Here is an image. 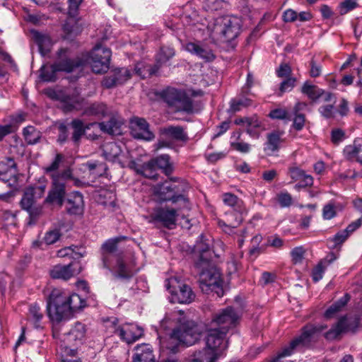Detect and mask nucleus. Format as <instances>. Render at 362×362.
Segmentation results:
<instances>
[{
    "label": "nucleus",
    "mask_w": 362,
    "mask_h": 362,
    "mask_svg": "<svg viewBox=\"0 0 362 362\" xmlns=\"http://www.w3.org/2000/svg\"><path fill=\"white\" fill-rule=\"evenodd\" d=\"M252 101L248 98L233 99L230 101V110L232 112H238L243 107H248L251 105Z\"/></svg>",
    "instance_id": "nucleus-52"
},
{
    "label": "nucleus",
    "mask_w": 362,
    "mask_h": 362,
    "mask_svg": "<svg viewBox=\"0 0 362 362\" xmlns=\"http://www.w3.org/2000/svg\"><path fill=\"white\" fill-rule=\"evenodd\" d=\"M223 202L229 206H240V200L234 194L226 193L223 197Z\"/></svg>",
    "instance_id": "nucleus-64"
},
{
    "label": "nucleus",
    "mask_w": 362,
    "mask_h": 362,
    "mask_svg": "<svg viewBox=\"0 0 362 362\" xmlns=\"http://www.w3.org/2000/svg\"><path fill=\"white\" fill-rule=\"evenodd\" d=\"M81 266L78 263L71 262L67 265L57 264L49 272L52 279L68 280L74 275L79 274Z\"/></svg>",
    "instance_id": "nucleus-21"
},
{
    "label": "nucleus",
    "mask_w": 362,
    "mask_h": 362,
    "mask_svg": "<svg viewBox=\"0 0 362 362\" xmlns=\"http://www.w3.org/2000/svg\"><path fill=\"white\" fill-rule=\"evenodd\" d=\"M83 1V0H68V14L70 18L66 22L63 27L64 30L67 33H72L74 31L73 27L70 26V24L71 23V21H72L71 18H74L77 16L78 7Z\"/></svg>",
    "instance_id": "nucleus-35"
},
{
    "label": "nucleus",
    "mask_w": 362,
    "mask_h": 362,
    "mask_svg": "<svg viewBox=\"0 0 362 362\" xmlns=\"http://www.w3.org/2000/svg\"><path fill=\"white\" fill-rule=\"evenodd\" d=\"M156 170V165L151 163V160H149L141 166L140 173L146 177L156 179L158 174Z\"/></svg>",
    "instance_id": "nucleus-51"
},
{
    "label": "nucleus",
    "mask_w": 362,
    "mask_h": 362,
    "mask_svg": "<svg viewBox=\"0 0 362 362\" xmlns=\"http://www.w3.org/2000/svg\"><path fill=\"white\" fill-rule=\"evenodd\" d=\"M23 135L26 142L31 145L37 144L41 138V133L32 126L23 129Z\"/></svg>",
    "instance_id": "nucleus-46"
},
{
    "label": "nucleus",
    "mask_w": 362,
    "mask_h": 362,
    "mask_svg": "<svg viewBox=\"0 0 362 362\" xmlns=\"http://www.w3.org/2000/svg\"><path fill=\"white\" fill-rule=\"evenodd\" d=\"M43 317V314L40 310V308L37 304H32L29 307L28 314V320L36 329L40 328V322Z\"/></svg>",
    "instance_id": "nucleus-40"
},
{
    "label": "nucleus",
    "mask_w": 362,
    "mask_h": 362,
    "mask_svg": "<svg viewBox=\"0 0 362 362\" xmlns=\"http://www.w3.org/2000/svg\"><path fill=\"white\" fill-rule=\"evenodd\" d=\"M356 0H344L339 4V13L344 15L358 7Z\"/></svg>",
    "instance_id": "nucleus-58"
},
{
    "label": "nucleus",
    "mask_w": 362,
    "mask_h": 362,
    "mask_svg": "<svg viewBox=\"0 0 362 362\" xmlns=\"http://www.w3.org/2000/svg\"><path fill=\"white\" fill-rule=\"evenodd\" d=\"M58 71V68L55 66V62L51 65H43L40 69V77L44 81H54Z\"/></svg>",
    "instance_id": "nucleus-41"
},
{
    "label": "nucleus",
    "mask_w": 362,
    "mask_h": 362,
    "mask_svg": "<svg viewBox=\"0 0 362 362\" xmlns=\"http://www.w3.org/2000/svg\"><path fill=\"white\" fill-rule=\"evenodd\" d=\"M350 300V296L345 293L344 296L340 298L337 301L329 306L325 313V317L327 319L332 318L337 315L347 304Z\"/></svg>",
    "instance_id": "nucleus-32"
},
{
    "label": "nucleus",
    "mask_w": 362,
    "mask_h": 362,
    "mask_svg": "<svg viewBox=\"0 0 362 362\" xmlns=\"http://www.w3.org/2000/svg\"><path fill=\"white\" fill-rule=\"evenodd\" d=\"M175 55L174 49L170 47H163L156 54V64L160 68V66L166 63Z\"/></svg>",
    "instance_id": "nucleus-45"
},
{
    "label": "nucleus",
    "mask_w": 362,
    "mask_h": 362,
    "mask_svg": "<svg viewBox=\"0 0 362 362\" xmlns=\"http://www.w3.org/2000/svg\"><path fill=\"white\" fill-rule=\"evenodd\" d=\"M103 155L107 160L124 165V154L119 144L107 142L103 146Z\"/></svg>",
    "instance_id": "nucleus-24"
},
{
    "label": "nucleus",
    "mask_w": 362,
    "mask_h": 362,
    "mask_svg": "<svg viewBox=\"0 0 362 362\" xmlns=\"http://www.w3.org/2000/svg\"><path fill=\"white\" fill-rule=\"evenodd\" d=\"M60 237V233L58 228L49 230L45 233L44 240L47 245L53 244L57 242Z\"/></svg>",
    "instance_id": "nucleus-59"
},
{
    "label": "nucleus",
    "mask_w": 362,
    "mask_h": 362,
    "mask_svg": "<svg viewBox=\"0 0 362 362\" xmlns=\"http://www.w3.org/2000/svg\"><path fill=\"white\" fill-rule=\"evenodd\" d=\"M96 123H92L84 127L83 122L80 119H74L71 122V127L74 129L72 134L73 141L76 143L78 142L81 136L84 134L86 129H89L90 126L95 125Z\"/></svg>",
    "instance_id": "nucleus-43"
},
{
    "label": "nucleus",
    "mask_w": 362,
    "mask_h": 362,
    "mask_svg": "<svg viewBox=\"0 0 362 362\" xmlns=\"http://www.w3.org/2000/svg\"><path fill=\"white\" fill-rule=\"evenodd\" d=\"M162 98L176 112H191L193 110L192 100L183 90L168 87L162 92Z\"/></svg>",
    "instance_id": "nucleus-11"
},
{
    "label": "nucleus",
    "mask_w": 362,
    "mask_h": 362,
    "mask_svg": "<svg viewBox=\"0 0 362 362\" xmlns=\"http://www.w3.org/2000/svg\"><path fill=\"white\" fill-rule=\"evenodd\" d=\"M86 255V250L83 247H78L76 245H71L62 248L57 252V256L59 257H64L66 256H71L72 258H81L84 257Z\"/></svg>",
    "instance_id": "nucleus-37"
},
{
    "label": "nucleus",
    "mask_w": 362,
    "mask_h": 362,
    "mask_svg": "<svg viewBox=\"0 0 362 362\" xmlns=\"http://www.w3.org/2000/svg\"><path fill=\"white\" fill-rule=\"evenodd\" d=\"M359 326V319L354 318L348 321L346 317L340 318L338 322L325 334V337L328 340L337 339L343 332H355Z\"/></svg>",
    "instance_id": "nucleus-18"
},
{
    "label": "nucleus",
    "mask_w": 362,
    "mask_h": 362,
    "mask_svg": "<svg viewBox=\"0 0 362 362\" xmlns=\"http://www.w3.org/2000/svg\"><path fill=\"white\" fill-rule=\"evenodd\" d=\"M122 340L127 344H132L138 340L144 333L143 329L136 325L126 324L118 327L115 331Z\"/></svg>",
    "instance_id": "nucleus-22"
},
{
    "label": "nucleus",
    "mask_w": 362,
    "mask_h": 362,
    "mask_svg": "<svg viewBox=\"0 0 362 362\" xmlns=\"http://www.w3.org/2000/svg\"><path fill=\"white\" fill-rule=\"evenodd\" d=\"M227 332L219 328L211 327L207 331L206 337V348L194 354L206 362H216L228 347V341L225 340Z\"/></svg>",
    "instance_id": "nucleus-5"
},
{
    "label": "nucleus",
    "mask_w": 362,
    "mask_h": 362,
    "mask_svg": "<svg viewBox=\"0 0 362 362\" xmlns=\"http://www.w3.org/2000/svg\"><path fill=\"white\" fill-rule=\"evenodd\" d=\"M85 166L95 176H101L107 169L105 164L98 161H88Z\"/></svg>",
    "instance_id": "nucleus-48"
},
{
    "label": "nucleus",
    "mask_w": 362,
    "mask_h": 362,
    "mask_svg": "<svg viewBox=\"0 0 362 362\" xmlns=\"http://www.w3.org/2000/svg\"><path fill=\"white\" fill-rule=\"evenodd\" d=\"M240 28V20L230 16L218 17L207 26L211 36L222 42H230L237 37Z\"/></svg>",
    "instance_id": "nucleus-6"
},
{
    "label": "nucleus",
    "mask_w": 362,
    "mask_h": 362,
    "mask_svg": "<svg viewBox=\"0 0 362 362\" xmlns=\"http://www.w3.org/2000/svg\"><path fill=\"white\" fill-rule=\"evenodd\" d=\"M97 124L103 132L109 134H117L119 129V125L115 119H111L107 122H100Z\"/></svg>",
    "instance_id": "nucleus-47"
},
{
    "label": "nucleus",
    "mask_w": 362,
    "mask_h": 362,
    "mask_svg": "<svg viewBox=\"0 0 362 362\" xmlns=\"http://www.w3.org/2000/svg\"><path fill=\"white\" fill-rule=\"evenodd\" d=\"M200 334L201 331L197 325L194 321L186 320L174 329L168 339L161 338L160 342L163 349L175 353L180 344L193 345L199 340Z\"/></svg>",
    "instance_id": "nucleus-3"
},
{
    "label": "nucleus",
    "mask_w": 362,
    "mask_h": 362,
    "mask_svg": "<svg viewBox=\"0 0 362 362\" xmlns=\"http://www.w3.org/2000/svg\"><path fill=\"white\" fill-rule=\"evenodd\" d=\"M225 0H205V8L209 11H218L223 8Z\"/></svg>",
    "instance_id": "nucleus-60"
},
{
    "label": "nucleus",
    "mask_w": 362,
    "mask_h": 362,
    "mask_svg": "<svg viewBox=\"0 0 362 362\" xmlns=\"http://www.w3.org/2000/svg\"><path fill=\"white\" fill-rule=\"evenodd\" d=\"M45 192V185L30 187L24 191L21 201L22 208L29 214V225L35 224V220L42 214L41 206H36L35 202L42 198Z\"/></svg>",
    "instance_id": "nucleus-10"
},
{
    "label": "nucleus",
    "mask_w": 362,
    "mask_h": 362,
    "mask_svg": "<svg viewBox=\"0 0 362 362\" xmlns=\"http://www.w3.org/2000/svg\"><path fill=\"white\" fill-rule=\"evenodd\" d=\"M318 111L321 116L326 119L334 118L337 112L334 103L322 105L319 107Z\"/></svg>",
    "instance_id": "nucleus-53"
},
{
    "label": "nucleus",
    "mask_w": 362,
    "mask_h": 362,
    "mask_svg": "<svg viewBox=\"0 0 362 362\" xmlns=\"http://www.w3.org/2000/svg\"><path fill=\"white\" fill-rule=\"evenodd\" d=\"M132 362H155L151 346L149 344L138 345Z\"/></svg>",
    "instance_id": "nucleus-30"
},
{
    "label": "nucleus",
    "mask_w": 362,
    "mask_h": 362,
    "mask_svg": "<svg viewBox=\"0 0 362 362\" xmlns=\"http://www.w3.org/2000/svg\"><path fill=\"white\" fill-rule=\"evenodd\" d=\"M185 49L189 53L197 56L206 62L213 61L215 55L212 50L206 46L195 42H188L185 45Z\"/></svg>",
    "instance_id": "nucleus-26"
},
{
    "label": "nucleus",
    "mask_w": 362,
    "mask_h": 362,
    "mask_svg": "<svg viewBox=\"0 0 362 362\" xmlns=\"http://www.w3.org/2000/svg\"><path fill=\"white\" fill-rule=\"evenodd\" d=\"M350 300V296L345 293L344 296L340 298L337 301L329 306L325 313V317L327 319L332 318L337 315L347 304Z\"/></svg>",
    "instance_id": "nucleus-31"
},
{
    "label": "nucleus",
    "mask_w": 362,
    "mask_h": 362,
    "mask_svg": "<svg viewBox=\"0 0 362 362\" xmlns=\"http://www.w3.org/2000/svg\"><path fill=\"white\" fill-rule=\"evenodd\" d=\"M284 134V132L279 130H274L267 134L264 150L268 155H272L279 150L284 141L282 139Z\"/></svg>",
    "instance_id": "nucleus-25"
},
{
    "label": "nucleus",
    "mask_w": 362,
    "mask_h": 362,
    "mask_svg": "<svg viewBox=\"0 0 362 362\" xmlns=\"http://www.w3.org/2000/svg\"><path fill=\"white\" fill-rule=\"evenodd\" d=\"M111 50L107 47L96 45L88 55H82L90 64L92 71L96 74L106 72L109 69Z\"/></svg>",
    "instance_id": "nucleus-12"
},
{
    "label": "nucleus",
    "mask_w": 362,
    "mask_h": 362,
    "mask_svg": "<svg viewBox=\"0 0 362 362\" xmlns=\"http://www.w3.org/2000/svg\"><path fill=\"white\" fill-rule=\"evenodd\" d=\"M47 95L51 98L61 102L62 108L66 112L79 109L83 101V99L79 95V92L76 89L72 92L69 90H49Z\"/></svg>",
    "instance_id": "nucleus-14"
},
{
    "label": "nucleus",
    "mask_w": 362,
    "mask_h": 362,
    "mask_svg": "<svg viewBox=\"0 0 362 362\" xmlns=\"http://www.w3.org/2000/svg\"><path fill=\"white\" fill-rule=\"evenodd\" d=\"M296 78L294 77H288L284 80L279 86V95H281L283 93L286 92H290L293 90V88L296 86Z\"/></svg>",
    "instance_id": "nucleus-54"
},
{
    "label": "nucleus",
    "mask_w": 362,
    "mask_h": 362,
    "mask_svg": "<svg viewBox=\"0 0 362 362\" xmlns=\"http://www.w3.org/2000/svg\"><path fill=\"white\" fill-rule=\"evenodd\" d=\"M188 188L185 181L171 179L156 185L154 194L160 202L171 201L174 204L180 203V209H189V200L184 195Z\"/></svg>",
    "instance_id": "nucleus-4"
},
{
    "label": "nucleus",
    "mask_w": 362,
    "mask_h": 362,
    "mask_svg": "<svg viewBox=\"0 0 362 362\" xmlns=\"http://www.w3.org/2000/svg\"><path fill=\"white\" fill-rule=\"evenodd\" d=\"M278 202L281 207H288L292 204V197L288 192H281L278 194Z\"/></svg>",
    "instance_id": "nucleus-63"
},
{
    "label": "nucleus",
    "mask_w": 362,
    "mask_h": 362,
    "mask_svg": "<svg viewBox=\"0 0 362 362\" xmlns=\"http://www.w3.org/2000/svg\"><path fill=\"white\" fill-rule=\"evenodd\" d=\"M269 116L272 119L290 120L288 112L286 110L281 108H276L272 110L269 112Z\"/></svg>",
    "instance_id": "nucleus-61"
},
{
    "label": "nucleus",
    "mask_w": 362,
    "mask_h": 362,
    "mask_svg": "<svg viewBox=\"0 0 362 362\" xmlns=\"http://www.w3.org/2000/svg\"><path fill=\"white\" fill-rule=\"evenodd\" d=\"M127 236L119 235L107 240L101 246V260L104 268L112 272L117 279L127 280L138 271L134 259H127L116 254L117 245L122 240H127Z\"/></svg>",
    "instance_id": "nucleus-1"
},
{
    "label": "nucleus",
    "mask_w": 362,
    "mask_h": 362,
    "mask_svg": "<svg viewBox=\"0 0 362 362\" xmlns=\"http://www.w3.org/2000/svg\"><path fill=\"white\" fill-rule=\"evenodd\" d=\"M327 266L324 262H320L313 269L312 277L315 282H317L322 279Z\"/></svg>",
    "instance_id": "nucleus-57"
},
{
    "label": "nucleus",
    "mask_w": 362,
    "mask_h": 362,
    "mask_svg": "<svg viewBox=\"0 0 362 362\" xmlns=\"http://www.w3.org/2000/svg\"><path fill=\"white\" fill-rule=\"evenodd\" d=\"M301 92L313 101H316L320 98L321 95L323 93V89L305 82L301 88Z\"/></svg>",
    "instance_id": "nucleus-42"
},
{
    "label": "nucleus",
    "mask_w": 362,
    "mask_h": 362,
    "mask_svg": "<svg viewBox=\"0 0 362 362\" xmlns=\"http://www.w3.org/2000/svg\"><path fill=\"white\" fill-rule=\"evenodd\" d=\"M86 305V300L78 294L72 293L69 295L68 293V303L66 305L68 306V317L72 312L83 308Z\"/></svg>",
    "instance_id": "nucleus-36"
},
{
    "label": "nucleus",
    "mask_w": 362,
    "mask_h": 362,
    "mask_svg": "<svg viewBox=\"0 0 362 362\" xmlns=\"http://www.w3.org/2000/svg\"><path fill=\"white\" fill-rule=\"evenodd\" d=\"M337 215V207L333 202L325 204L322 209V217L324 219L329 220Z\"/></svg>",
    "instance_id": "nucleus-56"
},
{
    "label": "nucleus",
    "mask_w": 362,
    "mask_h": 362,
    "mask_svg": "<svg viewBox=\"0 0 362 362\" xmlns=\"http://www.w3.org/2000/svg\"><path fill=\"white\" fill-rule=\"evenodd\" d=\"M177 216V211L169 208L160 207L156 209L153 213L155 221L167 225L175 224Z\"/></svg>",
    "instance_id": "nucleus-28"
},
{
    "label": "nucleus",
    "mask_w": 362,
    "mask_h": 362,
    "mask_svg": "<svg viewBox=\"0 0 362 362\" xmlns=\"http://www.w3.org/2000/svg\"><path fill=\"white\" fill-rule=\"evenodd\" d=\"M238 320V313L232 307H228L214 315L211 326L225 330L228 333L229 329L236 325Z\"/></svg>",
    "instance_id": "nucleus-16"
},
{
    "label": "nucleus",
    "mask_w": 362,
    "mask_h": 362,
    "mask_svg": "<svg viewBox=\"0 0 362 362\" xmlns=\"http://www.w3.org/2000/svg\"><path fill=\"white\" fill-rule=\"evenodd\" d=\"M151 163L160 168L166 174L169 175L173 172V166L170 162V156L167 154L160 155L151 160Z\"/></svg>",
    "instance_id": "nucleus-39"
},
{
    "label": "nucleus",
    "mask_w": 362,
    "mask_h": 362,
    "mask_svg": "<svg viewBox=\"0 0 362 362\" xmlns=\"http://www.w3.org/2000/svg\"><path fill=\"white\" fill-rule=\"evenodd\" d=\"M86 332L85 325L78 322L68 333L67 339L69 341H74L76 344H81L85 338Z\"/></svg>",
    "instance_id": "nucleus-34"
},
{
    "label": "nucleus",
    "mask_w": 362,
    "mask_h": 362,
    "mask_svg": "<svg viewBox=\"0 0 362 362\" xmlns=\"http://www.w3.org/2000/svg\"><path fill=\"white\" fill-rule=\"evenodd\" d=\"M362 152V139L356 138L352 144L347 145L344 147L343 153L346 160H353L356 158L358 154Z\"/></svg>",
    "instance_id": "nucleus-33"
},
{
    "label": "nucleus",
    "mask_w": 362,
    "mask_h": 362,
    "mask_svg": "<svg viewBox=\"0 0 362 362\" xmlns=\"http://www.w3.org/2000/svg\"><path fill=\"white\" fill-rule=\"evenodd\" d=\"M86 60L82 56L71 58L69 51L67 49H61L58 52V58L55 62V66L58 68L59 71L70 73L83 68L86 65Z\"/></svg>",
    "instance_id": "nucleus-15"
},
{
    "label": "nucleus",
    "mask_w": 362,
    "mask_h": 362,
    "mask_svg": "<svg viewBox=\"0 0 362 362\" xmlns=\"http://www.w3.org/2000/svg\"><path fill=\"white\" fill-rule=\"evenodd\" d=\"M130 130L132 136L137 139L151 141L154 134L149 129V124L144 118L135 117L131 119Z\"/></svg>",
    "instance_id": "nucleus-19"
},
{
    "label": "nucleus",
    "mask_w": 362,
    "mask_h": 362,
    "mask_svg": "<svg viewBox=\"0 0 362 362\" xmlns=\"http://www.w3.org/2000/svg\"><path fill=\"white\" fill-rule=\"evenodd\" d=\"M161 132L165 139L162 138L158 140L156 144L157 150L165 147H171L172 143L167 140L168 139L182 142H186L188 140L187 134L181 126L170 125L163 128Z\"/></svg>",
    "instance_id": "nucleus-17"
},
{
    "label": "nucleus",
    "mask_w": 362,
    "mask_h": 362,
    "mask_svg": "<svg viewBox=\"0 0 362 362\" xmlns=\"http://www.w3.org/2000/svg\"><path fill=\"white\" fill-rule=\"evenodd\" d=\"M235 124L242 125L246 128V132L253 138H258L259 133L257 129L262 126L261 122L257 116L254 115L250 117H241L235 119Z\"/></svg>",
    "instance_id": "nucleus-27"
},
{
    "label": "nucleus",
    "mask_w": 362,
    "mask_h": 362,
    "mask_svg": "<svg viewBox=\"0 0 362 362\" xmlns=\"http://www.w3.org/2000/svg\"><path fill=\"white\" fill-rule=\"evenodd\" d=\"M107 111V107L102 103H94L90 105L85 110V114L88 115L103 116Z\"/></svg>",
    "instance_id": "nucleus-50"
},
{
    "label": "nucleus",
    "mask_w": 362,
    "mask_h": 362,
    "mask_svg": "<svg viewBox=\"0 0 362 362\" xmlns=\"http://www.w3.org/2000/svg\"><path fill=\"white\" fill-rule=\"evenodd\" d=\"M325 328L326 326L310 324L304 326L302 328L301 334L293 339L287 346L284 347L279 354V356H288L295 351H300L308 347L317 334Z\"/></svg>",
    "instance_id": "nucleus-9"
},
{
    "label": "nucleus",
    "mask_w": 362,
    "mask_h": 362,
    "mask_svg": "<svg viewBox=\"0 0 362 362\" xmlns=\"http://www.w3.org/2000/svg\"><path fill=\"white\" fill-rule=\"evenodd\" d=\"M31 35L34 42L37 45L39 52L42 56L49 52L52 42L49 35L37 30H32Z\"/></svg>",
    "instance_id": "nucleus-29"
},
{
    "label": "nucleus",
    "mask_w": 362,
    "mask_h": 362,
    "mask_svg": "<svg viewBox=\"0 0 362 362\" xmlns=\"http://www.w3.org/2000/svg\"><path fill=\"white\" fill-rule=\"evenodd\" d=\"M354 228L351 230L349 231L346 229L338 232L333 238L327 240L328 247L331 249H334L339 245H341L349 237V233L354 230Z\"/></svg>",
    "instance_id": "nucleus-44"
},
{
    "label": "nucleus",
    "mask_w": 362,
    "mask_h": 362,
    "mask_svg": "<svg viewBox=\"0 0 362 362\" xmlns=\"http://www.w3.org/2000/svg\"><path fill=\"white\" fill-rule=\"evenodd\" d=\"M132 72L127 68L116 69L113 72V75L118 84H122L126 82L132 77Z\"/></svg>",
    "instance_id": "nucleus-49"
},
{
    "label": "nucleus",
    "mask_w": 362,
    "mask_h": 362,
    "mask_svg": "<svg viewBox=\"0 0 362 362\" xmlns=\"http://www.w3.org/2000/svg\"><path fill=\"white\" fill-rule=\"evenodd\" d=\"M293 121V127L296 131H300L303 129L305 123V117L303 114H294Z\"/></svg>",
    "instance_id": "nucleus-62"
},
{
    "label": "nucleus",
    "mask_w": 362,
    "mask_h": 362,
    "mask_svg": "<svg viewBox=\"0 0 362 362\" xmlns=\"http://www.w3.org/2000/svg\"><path fill=\"white\" fill-rule=\"evenodd\" d=\"M171 295L170 301L181 304H189L195 298V294L192 288L177 278H170L167 286Z\"/></svg>",
    "instance_id": "nucleus-13"
},
{
    "label": "nucleus",
    "mask_w": 362,
    "mask_h": 362,
    "mask_svg": "<svg viewBox=\"0 0 362 362\" xmlns=\"http://www.w3.org/2000/svg\"><path fill=\"white\" fill-rule=\"evenodd\" d=\"M66 199V210L71 215H82L84 211L83 197L79 192L75 191L69 193Z\"/></svg>",
    "instance_id": "nucleus-23"
},
{
    "label": "nucleus",
    "mask_w": 362,
    "mask_h": 362,
    "mask_svg": "<svg viewBox=\"0 0 362 362\" xmlns=\"http://www.w3.org/2000/svg\"><path fill=\"white\" fill-rule=\"evenodd\" d=\"M68 293L54 288L47 301V314L52 321L59 322L68 318Z\"/></svg>",
    "instance_id": "nucleus-8"
},
{
    "label": "nucleus",
    "mask_w": 362,
    "mask_h": 362,
    "mask_svg": "<svg viewBox=\"0 0 362 362\" xmlns=\"http://www.w3.org/2000/svg\"><path fill=\"white\" fill-rule=\"evenodd\" d=\"M194 252L199 253V258L196 262V267H203L207 262H212V253L210 250L209 240L202 234L199 236V240L194 245Z\"/></svg>",
    "instance_id": "nucleus-20"
},
{
    "label": "nucleus",
    "mask_w": 362,
    "mask_h": 362,
    "mask_svg": "<svg viewBox=\"0 0 362 362\" xmlns=\"http://www.w3.org/2000/svg\"><path fill=\"white\" fill-rule=\"evenodd\" d=\"M64 158L62 154L57 153L51 164L45 168V173L49 174L51 178V187L47 196L44 200L45 204H55L62 207L64 204L65 195H66V188L69 182L74 181V185H80L81 181L74 179L71 168H66L62 172H56Z\"/></svg>",
    "instance_id": "nucleus-2"
},
{
    "label": "nucleus",
    "mask_w": 362,
    "mask_h": 362,
    "mask_svg": "<svg viewBox=\"0 0 362 362\" xmlns=\"http://www.w3.org/2000/svg\"><path fill=\"white\" fill-rule=\"evenodd\" d=\"M305 253V250L303 247H296L291 251V255L292 257V261L295 264L302 263L304 255Z\"/></svg>",
    "instance_id": "nucleus-55"
},
{
    "label": "nucleus",
    "mask_w": 362,
    "mask_h": 362,
    "mask_svg": "<svg viewBox=\"0 0 362 362\" xmlns=\"http://www.w3.org/2000/svg\"><path fill=\"white\" fill-rule=\"evenodd\" d=\"M158 69L159 67L156 64L152 67L151 65H147L144 62H139L136 64L132 74H136L141 78H145L147 76L155 74Z\"/></svg>",
    "instance_id": "nucleus-38"
},
{
    "label": "nucleus",
    "mask_w": 362,
    "mask_h": 362,
    "mask_svg": "<svg viewBox=\"0 0 362 362\" xmlns=\"http://www.w3.org/2000/svg\"><path fill=\"white\" fill-rule=\"evenodd\" d=\"M199 272V286L204 293L215 292L222 296L223 290L218 269L212 263L207 262L203 267H196Z\"/></svg>",
    "instance_id": "nucleus-7"
}]
</instances>
